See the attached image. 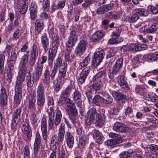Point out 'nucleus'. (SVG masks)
<instances>
[{
    "label": "nucleus",
    "mask_w": 158,
    "mask_h": 158,
    "mask_svg": "<svg viewBox=\"0 0 158 158\" xmlns=\"http://www.w3.org/2000/svg\"><path fill=\"white\" fill-rule=\"evenodd\" d=\"M103 58L94 54L92 60V65L95 67L98 66L101 63Z\"/></svg>",
    "instance_id": "obj_35"
},
{
    "label": "nucleus",
    "mask_w": 158,
    "mask_h": 158,
    "mask_svg": "<svg viewBox=\"0 0 158 158\" xmlns=\"http://www.w3.org/2000/svg\"><path fill=\"white\" fill-rule=\"evenodd\" d=\"M147 148L151 152H158V146L156 145L152 144L151 145H149Z\"/></svg>",
    "instance_id": "obj_63"
},
{
    "label": "nucleus",
    "mask_w": 158,
    "mask_h": 158,
    "mask_svg": "<svg viewBox=\"0 0 158 158\" xmlns=\"http://www.w3.org/2000/svg\"><path fill=\"white\" fill-rule=\"evenodd\" d=\"M43 66L37 64V66L35 68V72L34 74L33 78L35 81H37L39 80L42 72Z\"/></svg>",
    "instance_id": "obj_23"
},
{
    "label": "nucleus",
    "mask_w": 158,
    "mask_h": 158,
    "mask_svg": "<svg viewBox=\"0 0 158 158\" xmlns=\"http://www.w3.org/2000/svg\"><path fill=\"white\" fill-rule=\"evenodd\" d=\"M158 29V23L153 24L150 27H143L140 29V31L144 33H154Z\"/></svg>",
    "instance_id": "obj_14"
},
{
    "label": "nucleus",
    "mask_w": 158,
    "mask_h": 158,
    "mask_svg": "<svg viewBox=\"0 0 158 158\" xmlns=\"http://www.w3.org/2000/svg\"><path fill=\"white\" fill-rule=\"evenodd\" d=\"M90 61V58L88 56H87L80 63V65L81 67H85L87 66Z\"/></svg>",
    "instance_id": "obj_50"
},
{
    "label": "nucleus",
    "mask_w": 158,
    "mask_h": 158,
    "mask_svg": "<svg viewBox=\"0 0 158 158\" xmlns=\"http://www.w3.org/2000/svg\"><path fill=\"white\" fill-rule=\"evenodd\" d=\"M106 71L105 70H103L101 72L98 73L94 77L95 79L102 78L106 76Z\"/></svg>",
    "instance_id": "obj_51"
},
{
    "label": "nucleus",
    "mask_w": 158,
    "mask_h": 158,
    "mask_svg": "<svg viewBox=\"0 0 158 158\" xmlns=\"http://www.w3.org/2000/svg\"><path fill=\"white\" fill-rule=\"evenodd\" d=\"M49 117L48 120V127L49 128H52L54 124L55 125L58 126L60 123L62 118V113L60 110H57L56 113L55 117L54 111L47 110Z\"/></svg>",
    "instance_id": "obj_2"
},
{
    "label": "nucleus",
    "mask_w": 158,
    "mask_h": 158,
    "mask_svg": "<svg viewBox=\"0 0 158 158\" xmlns=\"http://www.w3.org/2000/svg\"><path fill=\"white\" fill-rule=\"evenodd\" d=\"M67 110L69 112V115H77L78 112L76 107L75 106H72L69 108H67Z\"/></svg>",
    "instance_id": "obj_46"
},
{
    "label": "nucleus",
    "mask_w": 158,
    "mask_h": 158,
    "mask_svg": "<svg viewBox=\"0 0 158 158\" xmlns=\"http://www.w3.org/2000/svg\"><path fill=\"white\" fill-rule=\"evenodd\" d=\"M104 98L99 95H96L93 98L92 102L97 106H100V104H103Z\"/></svg>",
    "instance_id": "obj_30"
},
{
    "label": "nucleus",
    "mask_w": 158,
    "mask_h": 158,
    "mask_svg": "<svg viewBox=\"0 0 158 158\" xmlns=\"http://www.w3.org/2000/svg\"><path fill=\"white\" fill-rule=\"evenodd\" d=\"M41 129L43 139L45 140L47 139L48 132L47 131V119L46 118H43L41 120Z\"/></svg>",
    "instance_id": "obj_12"
},
{
    "label": "nucleus",
    "mask_w": 158,
    "mask_h": 158,
    "mask_svg": "<svg viewBox=\"0 0 158 158\" xmlns=\"http://www.w3.org/2000/svg\"><path fill=\"white\" fill-rule=\"evenodd\" d=\"M114 7L113 4L110 3L102 5L98 8L97 10L98 14H102L112 10Z\"/></svg>",
    "instance_id": "obj_16"
},
{
    "label": "nucleus",
    "mask_w": 158,
    "mask_h": 158,
    "mask_svg": "<svg viewBox=\"0 0 158 158\" xmlns=\"http://www.w3.org/2000/svg\"><path fill=\"white\" fill-rule=\"evenodd\" d=\"M73 58V56L71 53V50L66 49L64 52V59L66 61L70 62Z\"/></svg>",
    "instance_id": "obj_36"
},
{
    "label": "nucleus",
    "mask_w": 158,
    "mask_h": 158,
    "mask_svg": "<svg viewBox=\"0 0 158 158\" xmlns=\"http://www.w3.org/2000/svg\"><path fill=\"white\" fill-rule=\"evenodd\" d=\"M113 97L116 98L117 102L119 106H122L125 102L127 98L126 95H124L122 93H119L113 91L111 93Z\"/></svg>",
    "instance_id": "obj_8"
},
{
    "label": "nucleus",
    "mask_w": 158,
    "mask_h": 158,
    "mask_svg": "<svg viewBox=\"0 0 158 158\" xmlns=\"http://www.w3.org/2000/svg\"><path fill=\"white\" fill-rule=\"evenodd\" d=\"M28 56L27 54H24L21 58L20 64L26 65L28 62Z\"/></svg>",
    "instance_id": "obj_52"
},
{
    "label": "nucleus",
    "mask_w": 158,
    "mask_h": 158,
    "mask_svg": "<svg viewBox=\"0 0 158 158\" xmlns=\"http://www.w3.org/2000/svg\"><path fill=\"white\" fill-rule=\"evenodd\" d=\"M93 137L94 139L97 140V142L99 143H102V138L103 135L102 133L99 130L97 129H94L93 131Z\"/></svg>",
    "instance_id": "obj_27"
},
{
    "label": "nucleus",
    "mask_w": 158,
    "mask_h": 158,
    "mask_svg": "<svg viewBox=\"0 0 158 158\" xmlns=\"http://www.w3.org/2000/svg\"><path fill=\"white\" fill-rule=\"evenodd\" d=\"M56 136L55 135H54V136H53L52 137V140H51V143L50 144V148L53 151H55L57 149L56 145H57V146H58V148H59V147H63V146H62L61 147H59L58 146L59 144V143L57 141V140H56ZM63 148L65 150V151H66L65 148ZM58 149H57L58 151H56V152H57V153L58 152Z\"/></svg>",
    "instance_id": "obj_26"
},
{
    "label": "nucleus",
    "mask_w": 158,
    "mask_h": 158,
    "mask_svg": "<svg viewBox=\"0 0 158 158\" xmlns=\"http://www.w3.org/2000/svg\"><path fill=\"white\" fill-rule=\"evenodd\" d=\"M81 94L77 90H76L73 93V99L78 106H80L81 105Z\"/></svg>",
    "instance_id": "obj_24"
},
{
    "label": "nucleus",
    "mask_w": 158,
    "mask_h": 158,
    "mask_svg": "<svg viewBox=\"0 0 158 158\" xmlns=\"http://www.w3.org/2000/svg\"><path fill=\"white\" fill-rule=\"evenodd\" d=\"M127 127L126 125L119 122L115 123L113 127L114 131L118 132L125 133L127 132Z\"/></svg>",
    "instance_id": "obj_13"
},
{
    "label": "nucleus",
    "mask_w": 158,
    "mask_h": 158,
    "mask_svg": "<svg viewBox=\"0 0 158 158\" xmlns=\"http://www.w3.org/2000/svg\"><path fill=\"white\" fill-rule=\"evenodd\" d=\"M119 158H131L130 155L124 151L122 152L119 155Z\"/></svg>",
    "instance_id": "obj_64"
},
{
    "label": "nucleus",
    "mask_w": 158,
    "mask_h": 158,
    "mask_svg": "<svg viewBox=\"0 0 158 158\" xmlns=\"http://www.w3.org/2000/svg\"><path fill=\"white\" fill-rule=\"evenodd\" d=\"M21 128L23 132L26 134L27 138L28 139H30L32 136V131L28 122H23L22 123Z\"/></svg>",
    "instance_id": "obj_11"
},
{
    "label": "nucleus",
    "mask_w": 158,
    "mask_h": 158,
    "mask_svg": "<svg viewBox=\"0 0 158 158\" xmlns=\"http://www.w3.org/2000/svg\"><path fill=\"white\" fill-rule=\"evenodd\" d=\"M95 55H97L99 57L103 58L104 55V52L103 49L100 48L98 49V51L96 52L94 54Z\"/></svg>",
    "instance_id": "obj_61"
},
{
    "label": "nucleus",
    "mask_w": 158,
    "mask_h": 158,
    "mask_svg": "<svg viewBox=\"0 0 158 158\" xmlns=\"http://www.w3.org/2000/svg\"><path fill=\"white\" fill-rule=\"evenodd\" d=\"M148 10L153 14H158V5L156 4L155 6L149 5L148 6Z\"/></svg>",
    "instance_id": "obj_39"
},
{
    "label": "nucleus",
    "mask_w": 158,
    "mask_h": 158,
    "mask_svg": "<svg viewBox=\"0 0 158 158\" xmlns=\"http://www.w3.org/2000/svg\"><path fill=\"white\" fill-rule=\"evenodd\" d=\"M67 65H65L61 67L59 69V73L60 77L62 78H64L66 75L67 71Z\"/></svg>",
    "instance_id": "obj_47"
},
{
    "label": "nucleus",
    "mask_w": 158,
    "mask_h": 158,
    "mask_svg": "<svg viewBox=\"0 0 158 158\" xmlns=\"http://www.w3.org/2000/svg\"><path fill=\"white\" fill-rule=\"evenodd\" d=\"M124 76H118L116 78V80L119 86L122 90L126 92L130 89V88L127 82L124 80Z\"/></svg>",
    "instance_id": "obj_5"
},
{
    "label": "nucleus",
    "mask_w": 158,
    "mask_h": 158,
    "mask_svg": "<svg viewBox=\"0 0 158 158\" xmlns=\"http://www.w3.org/2000/svg\"><path fill=\"white\" fill-rule=\"evenodd\" d=\"M65 65L64 63H62V60L60 57H58L54 63V66L51 70L50 76L53 79L56 75L58 68L60 69L61 67Z\"/></svg>",
    "instance_id": "obj_3"
},
{
    "label": "nucleus",
    "mask_w": 158,
    "mask_h": 158,
    "mask_svg": "<svg viewBox=\"0 0 158 158\" xmlns=\"http://www.w3.org/2000/svg\"><path fill=\"white\" fill-rule=\"evenodd\" d=\"M58 47H52L50 48L48 53V63L49 65H52L57 52Z\"/></svg>",
    "instance_id": "obj_9"
},
{
    "label": "nucleus",
    "mask_w": 158,
    "mask_h": 158,
    "mask_svg": "<svg viewBox=\"0 0 158 158\" xmlns=\"http://www.w3.org/2000/svg\"><path fill=\"white\" fill-rule=\"evenodd\" d=\"M145 89L139 85H137L135 87V90L137 93L141 94L143 93Z\"/></svg>",
    "instance_id": "obj_55"
},
{
    "label": "nucleus",
    "mask_w": 158,
    "mask_h": 158,
    "mask_svg": "<svg viewBox=\"0 0 158 158\" xmlns=\"http://www.w3.org/2000/svg\"><path fill=\"white\" fill-rule=\"evenodd\" d=\"M37 106L35 108L36 99L34 94H30L26 98V101L28 105V108L30 110L35 111L37 114L40 113L44 105L45 101V96H36Z\"/></svg>",
    "instance_id": "obj_1"
},
{
    "label": "nucleus",
    "mask_w": 158,
    "mask_h": 158,
    "mask_svg": "<svg viewBox=\"0 0 158 158\" xmlns=\"http://www.w3.org/2000/svg\"><path fill=\"white\" fill-rule=\"evenodd\" d=\"M90 70V68L89 66H87L83 69L78 76V81L79 84H82L84 83Z\"/></svg>",
    "instance_id": "obj_7"
},
{
    "label": "nucleus",
    "mask_w": 158,
    "mask_h": 158,
    "mask_svg": "<svg viewBox=\"0 0 158 158\" xmlns=\"http://www.w3.org/2000/svg\"><path fill=\"white\" fill-rule=\"evenodd\" d=\"M44 23L43 19H36L35 25V31L36 34L40 33L44 28Z\"/></svg>",
    "instance_id": "obj_15"
},
{
    "label": "nucleus",
    "mask_w": 158,
    "mask_h": 158,
    "mask_svg": "<svg viewBox=\"0 0 158 158\" xmlns=\"http://www.w3.org/2000/svg\"><path fill=\"white\" fill-rule=\"evenodd\" d=\"M40 52L39 47L35 44H34L31 48V56L37 57L38 53Z\"/></svg>",
    "instance_id": "obj_34"
},
{
    "label": "nucleus",
    "mask_w": 158,
    "mask_h": 158,
    "mask_svg": "<svg viewBox=\"0 0 158 158\" xmlns=\"http://www.w3.org/2000/svg\"><path fill=\"white\" fill-rule=\"evenodd\" d=\"M29 10L31 19L34 20L37 17V6L35 2H32Z\"/></svg>",
    "instance_id": "obj_20"
},
{
    "label": "nucleus",
    "mask_w": 158,
    "mask_h": 158,
    "mask_svg": "<svg viewBox=\"0 0 158 158\" xmlns=\"http://www.w3.org/2000/svg\"><path fill=\"white\" fill-rule=\"evenodd\" d=\"M21 110L20 108H17L15 110L13 115L12 118L16 120H19L20 118V116Z\"/></svg>",
    "instance_id": "obj_45"
},
{
    "label": "nucleus",
    "mask_w": 158,
    "mask_h": 158,
    "mask_svg": "<svg viewBox=\"0 0 158 158\" xmlns=\"http://www.w3.org/2000/svg\"><path fill=\"white\" fill-rule=\"evenodd\" d=\"M22 83L20 82H16L15 88V93H22Z\"/></svg>",
    "instance_id": "obj_49"
},
{
    "label": "nucleus",
    "mask_w": 158,
    "mask_h": 158,
    "mask_svg": "<svg viewBox=\"0 0 158 158\" xmlns=\"http://www.w3.org/2000/svg\"><path fill=\"white\" fill-rule=\"evenodd\" d=\"M58 133L65 134V126L64 123H62L60 124L58 130Z\"/></svg>",
    "instance_id": "obj_53"
},
{
    "label": "nucleus",
    "mask_w": 158,
    "mask_h": 158,
    "mask_svg": "<svg viewBox=\"0 0 158 158\" xmlns=\"http://www.w3.org/2000/svg\"><path fill=\"white\" fill-rule=\"evenodd\" d=\"M87 44L84 42H79L76 47L75 50V53L79 56L82 55L85 51Z\"/></svg>",
    "instance_id": "obj_17"
},
{
    "label": "nucleus",
    "mask_w": 158,
    "mask_h": 158,
    "mask_svg": "<svg viewBox=\"0 0 158 158\" xmlns=\"http://www.w3.org/2000/svg\"><path fill=\"white\" fill-rule=\"evenodd\" d=\"M28 5L23 4V6L19 9V12L20 14H25L27 12L28 8Z\"/></svg>",
    "instance_id": "obj_60"
},
{
    "label": "nucleus",
    "mask_w": 158,
    "mask_h": 158,
    "mask_svg": "<svg viewBox=\"0 0 158 158\" xmlns=\"http://www.w3.org/2000/svg\"><path fill=\"white\" fill-rule=\"evenodd\" d=\"M122 29L121 28H116V30L112 32V36L116 37H118L122 32Z\"/></svg>",
    "instance_id": "obj_54"
},
{
    "label": "nucleus",
    "mask_w": 158,
    "mask_h": 158,
    "mask_svg": "<svg viewBox=\"0 0 158 158\" xmlns=\"http://www.w3.org/2000/svg\"><path fill=\"white\" fill-rule=\"evenodd\" d=\"M19 55L18 49L15 47L13 48L11 52L10 58L13 60H16L17 56Z\"/></svg>",
    "instance_id": "obj_42"
},
{
    "label": "nucleus",
    "mask_w": 158,
    "mask_h": 158,
    "mask_svg": "<svg viewBox=\"0 0 158 158\" xmlns=\"http://www.w3.org/2000/svg\"><path fill=\"white\" fill-rule=\"evenodd\" d=\"M37 119L35 113L32 114L30 116V119L32 121L31 124L35 128L38 126Z\"/></svg>",
    "instance_id": "obj_40"
},
{
    "label": "nucleus",
    "mask_w": 158,
    "mask_h": 158,
    "mask_svg": "<svg viewBox=\"0 0 158 158\" xmlns=\"http://www.w3.org/2000/svg\"><path fill=\"white\" fill-rule=\"evenodd\" d=\"M77 41V36L75 31L73 30L71 31L67 43V46L69 48L74 46Z\"/></svg>",
    "instance_id": "obj_10"
},
{
    "label": "nucleus",
    "mask_w": 158,
    "mask_h": 158,
    "mask_svg": "<svg viewBox=\"0 0 158 158\" xmlns=\"http://www.w3.org/2000/svg\"><path fill=\"white\" fill-rule=\"evenodd\" d=\"M135 13L138 14L141 16H146L148 15L147 11L143 8H136L134 10Z\"/></svg>",
    "instance_id": "obj_38"
},
{
    "label": "nucleus",
    "mask_w": 158,
    "mask_h": 158,
    "mask_svg": "<svg viewBox=\"0 0 158 158\" xmlns=\"http://www.w3.org/2000/svg\"><path fill=\"white\" fill-rule=\"evenodd\" d=\"M72 90L71 88L69 86L67 87L61 92L60 97L61 99H64L68 98L70 95Z\"/></svg>",
    "instance_id": "obj_31"
},
{
    "label": "nucleus",
    "mask_w": 158,
    "mask_h": 158,
    "mask_svg": "<svg viewBox=\"0 0 158 158\" xmlns=\"http://www.w3.org/2000/svg\"><path fill=\"white\" fill-rule=\"evenodd\" d=\"M122 142L121 138H119L117 139H110L107 140L105 143L106 145L110 148H113L117 146V144L121 143Z\"/></svg>",
    "instance_id": "obj_19"
},
{
    "label": "nucleus",
    "mask_w": 158,
    "mask_h": 158,
    "mask_svg": "<svg viewBox=\"0 0 158 158\" xmlns=\"http://www.w3.org/2000/svg\"><path fill=\"white\" fill-rule=\"evenodd\" d=\"M41 143V141L35 140V142L34 144V152L35 155H36L38 152Z\"/></svg>",
    "instance_id": "obj_44"
},
{
    "label": "nucleus",
    "mask_w": 158,
    "mask_h": 158,
    "mask_svg": "<svg viewBox=\"0 0 158 158\" xmlns=\"http://www.w3.org/2000/svg\"><path fill=\"white\" fill-rule=\"evenodd\" d=\"M58 102L59 103H60L61 104V105H62L64 103H65L67 106V108H70V107H72V106H75V105L73 101L69 98L61 100L60 99L59 101Z\"/></svg>",
    "instance_id": "obj_29"
},
{
    "label": "nucleus",
    "mask_w": 158,
    "mask_h": 158,
    "mask_svg": "<svg viewBox=\"0 0 158 158\" xmlns=\"http://www.w3.org/2000/svg\"><path fill=\"white\" fill-rule=\"evenodd\" d=\"M25 74H23L19 73L18 76L17 78L16 81L20 82L23 83L25 79Z\"/></svg>",
    "instance_id": "obj_59"
},
{
    "label": "nucleus",
    "mask_w": 158,
    "mask_h": 158,
    "mask_svg": "<svg viewBox=\"0 0 158 158\" xmlns=\"http://www.w3.org/2000/svg\"><path fill=\"white\" fill-rule=\"evenodd\" d=\"M158 59V51L151 53L148 56L147 61L149 62H152Z\"/></svg>",
    "instance_id": "obj_33"
},
{
    "label": "nucleus",
    "mask_w": 158,
    "mask_h": 158,
    "mask_svg": "<svg viewBox=\"0 0 158 158\" xmlns=\"http://www.w3.org/2000/svg\"><path fill=\"white\" fill-rule=\"evenodd\" d=\"M22 93H15L14 97V101L15 104L18 105L20 104L22 99Z\"/></svg>",
    "instance_id": "obj_43"
},
{
    "label": "nucleus",
    "mask_w": 158,
    "mask_h": 158,
    "mask_svg": "<svg viewBox=\"0 0 158 158\" xmlns=\"http://www.w3.org/2000/svg\"><path fill=\"white\" fill-rule=\"evenodd\" d=\"M147 48V45L145 44H137V51H141L146 50Z\"/></svg>",
    "instance_id": "obj_62"
},
{
    "label": "nucleus",
    "mask_w": 158,
    "mask_h": 158,
    "mask_svg": "<svg viewBox=\"0 0 158 158\" xmlns=\"http://www.w3.org/2000/svg\"><path fill=\"white\" fill-rule=\"evenodd\" d=\"M96 0H85V2L82 4L84 7L87 8L90 5L94 3Z\"/></svg>",
    "instance_id": "obj_57"
},
{
    "label": "nucleus",
    "mask_w": 158,
    "mask_h": 158,
    "mask_svg": "<svg viewBox=\"0 0 158 158\" xmlns=\"http://www.w3.org/2000/svg\"><path fill=\"white\" fill-rule=\"evenodd\" d=\"M93 121L96 126L99 127H102L105 123L104 118L99 114L97 117H95Z\"/></svg>",
    "instance_id": "obj_28"
},
{
    "label": "nucleus",
    "mask_w": 158,
    "mask_h": 158,
    "mask_svg": "<svg viewBox=\"0 0 158 158\" xmlns=\"http://www.w3.org/2000/svg\"><path fill=\"white\" fill-rule=\"evenodd\" d=\"M87 120L90 123L93 122L94 119L95 117L99 114L97 111L94 108L90 109L87 112Z\"/></svg>",
    "instance_id": "obj_18"
},
{
    "label": "nucleus",
    "mask_w": 158,
    "mask_h": 158,
    "mask_svg": "<svg viewBox=\"0 0 158 158\" xmlns=\"http://www.w3.org/2000/svg\"><path fill=\"white\" fill-rule=\"evenodd\" d=\"M5 69L6 75L4 77V82L6 85L8 86L10 83L13 77L14 68L12 67L11 68L6 67Z\"/></svg>",
    "instance_id": "obj_4"
},
{
    "label": "nucleus",
    "mask_w": 158,
    "mask_h": 158,
    "mask_svg": "<svg viewBox=\"0 0 158 158\" xmlns=\"http://www.w3.org/2000/svg\"><path fill=\"white\" fill-rule=\"evenodd\" d=\"M41 43L44 51L46 52L48 49L49 43L46 35H44L41 36Z\"/></svg>",
    "instance_id": "obj_25"
},
{
    "label": "nucleus",
    "mask_w": 158,
    "mask_h": 158,
    "mask_svg": "<svg viewBox=\"0 0 158 158\" xmlns=\"http://www.w3.org/2000/svg\"><path fill=\"white\" fill-rule=\"evenodd\" d=\"M34 78H31V77L30 74L28 75L26 77V81L27 83V86L29 88H31L34 84Z\"/></svg>",
    "instance_id": "obj_37"
},
{
    "label": "nucleus",
    "mask_w": 158,
    "mask_h": 158,
    "mask_svg": "<svg viewBox=\"0 0 158 158\" xmlns=\"http://www.w3.org/2000/svg\"><path fill=\"white\" fill-rule=\"evenodd\" d=\"M43 7L46 11H48L49 9L50 3L49 0H44L43 3Z\"/></svg>",
    "instance_id": "obj_58"
},
{
    "label": "nucleus",
    "mask_w": 158,
    "mask_h": 158,
    "mask_svg": "<svg viewBox=\"0 0 158 158\" xmlns=\"http://www.w3.org/2000/svg\"><path fill=\"white\" fill-rule=\"evenodd\" d=\"M102 82L100 81H95L91 85V88L95 90H98L101 88Z\"/></svg>",
    "instance_id": "obj_48"
},
{
    "label": "nucleus",
    "mask_w": 158,
    "mask_h": 158,
    "mask_svg": "<svg viewBox=\"0 0 158 158\" xmlns=\"http://www.w3.org/2000/svg\"><path fill=\"white\" fill-rule=\"evenodd\" d=\"M36 92V96H45L44 87L41 82L37 86Z\"/></svg>",
    "instance_id": "obj_32"
},
{
    "label": "nucleus",
    "mask_w": 158,
    "mask_h": 158,
    "mask_svg": "<svg viewBox=\"0 0 158 158\" xmlns=\"http://www.w3.org/2000/svg\"><path fill=\"white\" fill-rule=\"evenodd\" d=\"M18 120H16L12 118V122L11 124V129L15 131L16 130V127Z\"/></svg>",
    "instance_id": "obj_56"
},
{
    "label": "nucleus",
    "mask_w": 158,
    "mask_h": 158,
    "mask_svg": "<svg viewBox=\"0 0 158 158\" xmlns=\"http://www.w3.org/2000/svg\"><path fill=\"white\" fill-rule=\"evenodd\" d=\"M8 95L6 89L2 87L0 91V106L2 107L6 106Z\"/></svg>",
    "instance_id": "obj_6"
},
{
    "label": "nucleus",
    "mask_w": 158,
    "mask_h": 158,
    "mask_svg": "<svg viewBox=\"0 0 158 158\" xmlns=\"http://www.w3.org/2000/svg\"><path fill=\"white\" fill-rule=\"evenodd\" d=\"M106 32L103 30H99L95 32L92 36V39L96 42L101 40L105 35Z\"/></svg>",
    "instance_id": "obj_21"
},
{
    "label": "nucleus",
    "mask_w": 158,
    "mask_h": 158,
    "mask_svg": "<svg viewBox=\"0 0 158 158\" xmlns=\"http://www.w3.org/2000/svg\"><path fill=\"white\" fill-rule=\"evenodd\" d=\"M65 139L68 147L70 148H72L74 143V138L69 132H66L65 135Z\"/></svg>",
    "instance_id": "obj_22"
},
{
    "label": "nucleus",
    "mask_w": 158,
    "mask_h": 158,
    "mask_svg": "<svg viewBox=\"0 0 158 158\" xmlns=\"http://www.w3.org/2000/svg\"><path fill=\"white\" fill-rule=\"evenodd\" d=\"M57 152L58 158H67V156L65 153V150L63 147H59Z\"/></svg>",
    "instance_id": "obj_41"
}]
</instances>
